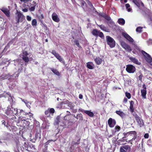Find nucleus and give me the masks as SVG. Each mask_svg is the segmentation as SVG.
Segmentation results:
<instances>
[{
    "mask_svg": "<svg viewBox=\"0 0 152 152\" xmlns=\"http://www.w3.org/2000/svg\"><path fill=\"white\" fill-rule=\"evenodd\" d=\"M62 119L60 116H58L56 120L54 123L55 125L58 126V127L61 129L62 127L63 128L66 127V124L65 121H62Z\"/></svg>",
    "mask_w": 152,
    "mask_h": 152,
    "instance_id": "1",
    "label": "nucleus"
},
{
    "mask_svg": "<svg viewBox=\"0 0 152 152\" xmlns=\"http://www.w3.org/2000/svg\"><path fill=\"white\" fill-rule=\"evenodd\" d=\"M15 20L17 23H19L20 22H22L24 19V16L20 11L17 10L15 13Z\"/></svg>",
    "mask_w": 152,
    "mask_h": 152,
    "instance_id": "2",
    "label": "nucleus"
},
{
    "mask_svg": "<svg viewBox=\"0 0 152 152\" xmlns=\"http://www.w3.org/2000/svg\"><path fill=\"white\" fill-rule=\"evenodd\" d=\"M142 53L144 56L145 60L150 65L152 66V58L151 56L144 51L142 50Z\"/></svg>",
    "mask_w": 152,
    "mask_h": 152,
    "instance_id": "3",
    "label": "nucleus"
},
{
    "mask_svg": "<svg viewBox=\"0 0 152 152\" xmlns=\"http://www.w3.org/2000/svg\"><path fill=\"white\" fill-rule=\"evenodd\" d=\"M107 44L111 48L114 47L115 46V42L114 39L109 36L106 37Z\"/></svg>",
    "mask_w": 152,
    "mask_h": 152,
    "instance_id": "4",
    "label": "nucleus"
},
{
    "mask_svg": "<svg viewBox=\"0 0 152 152\" xmlns=\"http://www.w3.org/2000/svg\"><path fill=\"white\" fill-rule=\"evenodd\" d=\"M126 70L129 73H133L135 71V68L132 65H128L126 66Z\"/></svg>",
    "mask_w": 152,
    "mask_h": 152,
    "instance_id": "5",
    "label": "nucleus"
},
{
    "mask_svg": "<svg viewBox=\"0 0 152 152\" xmlns=\"http://www.w3.org/2000/svg\"><path fill=\"white\" fill-rule=\"evenodd\" d=\"M28 54L27 51H23L22 55V58L24 61L26 62H28L30 60H32V58H28L27 56Z\"/></svg>",
    "mask_w": 152,
    "mask_h": 152,
    "instance_id": "6",
    "label": "nucleus"
},
{
    "mask_svg": "<svg viewBox=\"0 0 152 152\" xmlns=\"http://www.w3.org/2000/svg\"><path fill=\"white\" fill-rule=\"evenodd\" d=\"M121 45L122 47L126 51L130 52L132 50V49L129 45L126 44L124 42H122L121 43Z\"/></svg>",
    "mask_w": 152,
    "mask_h": 152,
    "instance_id": "7",
    "label": "nucleus"
},
{
    "mask_svg": "<svg viewBox=\"0 0 152 152\" xmlns=\"http://www.w3.org/2000/svg\"><path fill=\"white\" fill-rule=\"evenodd\" d=\"M122 35L129 42H134L133 39L126 32H122Z\"/></svg>",
    "mask_w": 152,
    "mask_h": 152,
    "instance_id": "8",
    "label": "nucleus"
},
{
    "mask_svg": "<svg viewBox=\"0 0 152 152\" xmlns=\"http://www.w3.org/2000/svg\"><path fill=\"white\" fill-rule=\"evenodd\" d=\"M134 115L135 118V119L137 121V122L139 124L140 126H141L143 125V123L142 120L140 118L139 116L136 114H134Z\"/></svg>",
    "mask_w": 152,
    "mask_h": 152,
    "instance_id": "9",
    "label": "nucleus"
},
{
    "mask_svg": "<svg viewBox=\"0 0 152 152\" xmlns=\"http://www.w3.org/2000/svg\"><path fill=\"white\" fill-rule=\"evenodd\" d=\"M108 124L110 127H113L116 124L115 120L113 119L112 118H110L108 121Z\"/></svg>",
    "mask_w": 152,
    "mask_h": 152,
    "instance_id": "10",
    "label": "nucleus"
},
{
    "mask_svg": "<svg viewBox=\"0 0 152 152\" xmlns=\"http://www.w3.org/2000/svg\"><path fill=\"white\" fill-rule=\"evenodd\" d=\"M52 17L53 20L55 22L58 23L59 21V18L57 15L56 13H53L52 14Z\"/></svg>",
    "mask_w": 152,
    "mask_h": 152,
    "instance_id": "11",
    "label": "nucleus"
},
{
    "mask_svg": "<svg viewBox=\"0 0 152 152\" xmlns=\"http://www.w3.org/2000/svg\"><path fill=\"white\" fill-rule=\"evenodd\" d=\"M51 53L60 61H63V59L59 55L58 53H56L55 51L53 50Z\"/></svg>",
    "mask_w": 152,
    "mask_h": 152,
    "instance_id": "12",
    "label": "nucleus"
},
{
    "mask_svg": "<svg viewBox=\"0 0 152 152\" xmlns=\"http://www.w3.org/2000/svg\"><path fill=\"white\" fill-rule=\"evenodd\" d=\"M1 10L7 17H9L10 16V11L8 9L4 7H3L1 9Z\"/></svg>",
    "mask_w": 152,
    "mask_h": 152,
    "instance_id": "13",
    "label": "nucleus"
},
{
    "mask_svg": "<svg viewBox=\"0 0 152 152\" xmlns=\"http://www.w3.org/2000/svg\"><path fill=\"white\" fill-rule=\"evenodd\" d=\"M12 107H10L9 106L7 107V109L5 111V113L7 115H9L11 114V111L12 110Z\"/></svg>",
    "mask_w": 152,
    "mask_h": 152,
    "instance_id": "14",
    "label": "nucleus"
},
{
    "mask_svg": "<svg viewBox=\"0 0 152 152\" xmlns=\"http://www.w3.org/2000/svg\"><path fill=\"white\" fill-rule=\"evenodd\" d=\"M12 110L11 111V114H13L15 115H18V109L17 108H15L12 107Z\"/></svg>",
    "mask_w": 152,
    "mask_h": 152,
    "instance_id": "15",
    "label": "nucleus"
},
{
    "mask_svg": "<svg viewBox=\"0 0 152 152\" xmlns=\"http://www.w3.org/2000/svg\"><path fill=\"white\" fill-rule=\"evenodd\" d=\"M115 113L122 118L124 117L125 116V114L123 112L120 110H116L115 111Z\"/></svg>",
    "mask_w": 152,
    "mask_h": 152,
    "instance_id": "16",
    "label": "nucleus"
},
{
    "mask_svg": "<svg viewBox=\"0 0 152 152\" xmlns=\"http://www.w3.org/2000/svg\"><path fill=\"white\" fill-rule=\"evenodd\" d=\"M133 2L136 4L137 7H139L140 4H141L142 6H143V4L140 1L137 0H133Z\"/></svg>",
    "mask_w": 152,
    "mask_h": 152,
    "instance_id": "17",
    "label": "nucleus"
},
{
    "mask_svg": "<svg viewBox=\"0 0 152 152\" xmlns=\"http://www.w3.org/2000/svg\"><path fill=\"white\" fill-rule=\"evenodd\" d=\"M128 133H129V135H130L131 136H133L134 137L132 138V140H135V138H134V137H136V132L135 131H130L128 132Z\"/></svg>",
    "mask_w": 152,
    "mask_h": 152,
    "instance_id": "18",
    "label": "nucleus"
},
{
    "mask_svg": "<svg viewBox=\"0 0 152 152\" xmlns=\"http://www.w3.org/2000/svg\"><path fill=\"white\" fill-rule=\"evenodd\" d=\"M129 59L131 60L134 63L137 64H140V63L138 62V60L137 58L132 57H131L129 58Z\"/></svg>",
    "mask_w": 152,
    "mask_h": 152,
    "instance_id": "19",
    "label": "nucleus"
},
{
    "mask_svg": "<svg viewBox=\"0 0 152 152\" xmlns=\"http://www.w3.org/2000/svg\"><path fill=\"white\" fill-rule=\"evenodd\" d=\"M130 111L131 112H133L134 110V102L132 101H131L130 102Z\"/></svg>",
    "mask_w": 152,
    "mask_h": 152,
    "instance_id": "20",
    "label": "nucleus"
},
{
    "mask_svg": "<svg viewBox=\"0 0 152 152\" xmlns=\"http://www.w3.org/2000/svg\"><path fill=\"white\" fill-rule=\"evenodd\" d=\"M141 95L143 98L144 99L146 98V91L145 89H142L141 90Z\"/></svg>",
    "mask_w": 152,
    "mask_h": 152,
    "instance_id": "21",
    "label": "nucleus"
},
{
    "mask_svg": "<svg viewBox=\"0 0 152 152\" xmlns=\"http://www.w3.org/2000/svg\"><path fill=\"white\" fill-rule=\"evenodd\" d=\"M118 22L119 24L121 25H124L125 23V20L122 18H120L118 19Z\"/></svg>",
    "mask_w": 152,
    "mask_h": 152,
    "instance_id": "22",
    "label": "nucleus"
},
{
    "mask_svg": "<svg viewBox=\"0 0 152 152\" xmlns=\"http://www.w3.org/2000/svg\"><path fill=\"white\" fill-rule=\"evenodd\" d=\"M94 60L96 63L98 65L101 64L102 62V60L99 57L96 58Z\"/></svg>",
    "mask_w": 152,
    "mask_h": 152,
    "instance_id": "23",
    "label": "nucleus"
},
{
    "mask_svg": "<svg viewBox=\"0 0 152 152\" xmlns=\"http://www.w3.org/2000/svg\"><path fill=\"white\" fill-rule=\"evenodd\" d=\"M84 112L88 115H89V116L91 117L93 116L94 115V113L90 111L85 110L84 111Z\"/></svg>",
    "mask_w": 152,
    "mask_h": 152,
    "instance_id": "24",
    "label": "nucleus"
},
{
    "mask_svg": "<svg viewBox=\"0 0 152 152\" xmlns=\"http://www.w3.org/2000/svg\"><path fill=\"white\" fill-rule=\"evenodd\" d=\"M28 119L29 118H28V117L26 116V117H24L20 116L18 119V121H19V120L20 121H26V119Z\"/></svg>",
    "mask_w": 152,
    "mask_h": 152,
    "instance_id": "25",
    "label": "nucleus"
},
{
    "mask_svg": "<svg viewBox=\"0 0 152 152\" xmlns=\"http://www.w3.org/2000/svg\"><path fill=\"white\" fill-rule=\"evenodd\" d=\"M93 64L92 62H88L87 63V67L90 69H92L93 68Z\"/></svg>",
    "mask_w": 152,
    "mask_h": 152,
    "instance_id": "26",
    "label": "nucleus"
},
{
    "mask_svg": "<svg viewBox=\"0 0 152 152\" xmlns=\"http://www.w3.org/2000/svg\"><path fill=\"white\" fill-rule=\"evenodd\" d=\"M22 101L23 102L25 103L26 104L27 107L30 108V105L31 103L30 102H29L28 101L26 100H25L24 99H22Z\"/></svg>",
    "mask_w": 152,
    "mask_h": 152,
    "instance_id": "27",
    "label": "nucleus"
},
{
    "mask_svg": "<svg viewBox=\"0 0 152 152\" xmlns=\"http://www.w3.org/2000/svg\"><path fill=\"white\" fill-rule=\"evenodd\" d=\"M51 70L53 73L56 75L59 76L60 75V73L56 69L53 68H51Z\"/></svg>",
    "mask_w": 152,
    "mask_h": 152,
    "instance_id": "28",
    "label": "nucleus"
},
{
    "mask_svg": "<svg viewBox=\"0 0 152 152\" xmlns=\"http://www.w3.org/2000/svg\"><path fill=\"white\" fill-rule=\"evenodd\" d=\"M81 5L82 7L85 10L86 7V4L83 0L81 1Z\"/></svg>",
    "mask_w": 152,
    "mask_h": 152,
    "instance_id": "29",
    "label": "nucleus"
},
{
    "mask_svg": "<svg viewBox=\"0 0 152 152\" xmlns=\"http://www.w3.org/2000/svg\"><path fill=\"white\" fill-rule=\"evenodd\" d=\"M92 33L94 35L97 36L98 35L99 31H98L97 30L95 29L92 31Z\"/></svg>",
    "mask_w": 152,
    "mask_h": 152,
    "instance_id": "30",
    "label": "nucleus"
},
{
    "mask_svg": "<svg viewBox=\"0 0 152 152\" xmlns=\"http://www.w3.org/2000/svg\"><path fill=\"white\" fill-rule=\"evenodd\" d=\"M98 26L102 30L104 31H107V29L104 25H99Z\"/></svg>",
    "mask_w": 152,
    "mask_h": 152,
    "instance_id": "31",
    "label": "nucleus"
},
{
    "mask_svg": "<svg viewBox=\"0 0 152 152\" xmlns=\"http://www.w3.org/2000/svg\"><path fill=\"white\" fill-rule=\"evenodd\" d=\"M37 21L35 19H33L31 22V25L33 26H36L37 25Z\"/></svg>",
    "mask_w": 152,
    "mask_h": 152,
    "instance_id": "32",
    "label": "nucleus"
},
{
    "mask_svg": "<svg viewBox=\"0 0 152 152\" xmlns=\"http://www.w3.org/2000/svg\"><path fill=\"white\" fill-rule=\"evenodd\" d=\"M122 147L126 151L127 150L130 149V147L128 145H125L123 146Z\"/></svg>",
    "mask_w": 152,
    "mask_h": 152,
    "instance_id": "33",
    "label": "nucleus"
},
{
    "mask_svg": "<svg viewBox=\"0 0 152 152\" xmlns=\"http://www.w3.org/2000/svg\"><path fill=\"white\" fill-rule=\"evenodd\" d=\"M9 96V97L8 98V101L10 102L11 103H12L13 101V97L11 96L10 94H9V93L7 94Z\"/></svg>",
    "mask_w": 152,
    "mask_h": 152,
    "instance_id": "34",
    "label": "nucleus"
},
{
    "mask_svg": "<svg viewBox=\"0 0 152 152\" xmlns=\"http://www.w3.org/2000/svg\"><path fill=\"white\" fill-rule=\"evenodd\" d=\"M77 119H79L80 120H83V117L82 115L81 114H79L76 116L75 117Z\"/></svg>",
    "mask_w": 152,
    "mask_h": 152,
    "instance_id": "35",
    "label": "nucleus"
},
{
    "mask_svg": "<svg viewBox=\"0 0 152 152\" xmlns=\"http://www.w3.org/2000/svg\"><path fill=\"white\" fill-rule=\"evenodd\" d=\"M125 6L126 8L127 9V11L129 12H131L132 9L129 8L130 6L129 4H125Z\"/></svg>",
    "mask_w": 152,
    "mask_h": 152,
    "instance_id": "36",
    "label": "nucleus"
},
{
    "mask_svg": "<svg viewBox=\"0 0 152 152\" xmlns=\"http://www.w3.org/2000/svg\"><path fill=\"white\" fill-rule=\"evenodd\" d=\"M142 28L141 27H137L136 29V31L137 32L140 33L142 32Z\"/></svg>",
    "mask_w": 152,
    "mask_h": 152,
    "instance_id": "37",
    "label": "nucleus"
},
{
    "mask_svg": "<svg viewBox=\"0 0 152 152\" xmlns=\"http://www.w3.org/2000/svg\"><path fill=\"white\" fill-rule=\"evenodd\" d=\"M74 42L75 45L79 48H80L81 46L80 45L79 42L78 40H75L74 41Z\"/></svg>",
    "mask_w": 152,
    "mask_h": 152,
    "instance_id": "38",
    "label": "nucleus"
},
{
    "mask_svg": "<svg viewBox=\"0 0 152 152\" xmlns=\"http://www.w3.org/2000/svg\"><path fill=\"white\" fill-rule=\"evenodd\" d=\"M104 17L105 19L108 21L110 20L111 19L110 17L107 15H105L104 16Z\"/></svg>",
    "mask_w": 152,
    "mask_h": 152,
    "instance_id": "39",
    "label": "nucleus"
},
{
    "mask_svg": "<svg viewBox=\"0 0 152 152\" xmlns=\"http://www.w3.org/2000/svg\"><path fill=\"white\" fill-rule=\"evenodd\" d=\"M49 111L50 113L53 114L55 112V110L53 108L49 109Z\"/></svg>",
    "mask_w": 152,
    "mask_h": 152,
    "instance_id": "40",
    "label": "nucleus"
},
{
    "mask_svg": "<svg viewBox=\"0 0 152 152\" xmlns=\"http://www.w3.org/2000/svg\"><path fill=\"white\" fill-rule=\"evenodd\" d=\"M98 35L102 38L104 37V34L102 32H99V33Z\"/></svg>",
    "mask_w": 152,
    "mask_h": 152,
    "instance_id": "41",
    "label": "nucleus"
},
{
    "mask_svg": "<svg viewBox=\"0 0 152 152\" xmlns=\"http://www.w3.org/2000/svg\"><path fill=\"white\" fill-rule=\"evenodd\" d=\"M126 96L128 98V99H129L131 98V94H130L128 92H126L125 93Z\"/></svg>",
    "mask_w": 152,
    "mask_h": 152,
    "instance_id": "42",
    "label": "nucleus"
},
{
    "mask_svg": "<svg viewBox=\"0 0 152 152\" xmlns=\"http://www.w3.org/2000/svg\"><path fill=\"white\" fill-rule=\"evenodd\" d=\"M24 112L23 110H20V112L19 113L18 112V114H19V116H20L21 115L22 113H23V114H24Z\"/></svg>",
    "mask_w": 152,
    "mask_h": 152,
    "instance_id": "43",
    "label": "nucleus"
},
{
    "mask_svg": "<svg viewBox=\"0 0 152 152\" xmlns=\"http://www.w3.org/2000/svg\"><path fill=\"white\" fill-rule=\"evenodd\" d=\"M115 131L118 132L120 129V127L119 126H116L115 127Z\"/></svg>",
    "mask_w": 152,
    "mask_h": 152,
    "instance_id": "44",
    "label": "nucleus"
},
{
    "mask_svg": "<svg viewBox=\"0 0 152 152\" xmlns=\"http://www.w3.org/2000/svg\"><path fill=\"white\" fill-rule=\"evenodd\" d=\"M35 9V6H33L29 8V10L31 11H33Z\"/></svg>",
    "mask_w": 152,
    "mask_h": 152,
    "instance_id": "45",
    "label": "nucleus"
},
{
    "mask_svg": "<svg viewBox=\"0 0 152 152\" xmlns=\"http://www.w3.org/2000/svg\"><path fill=\"white\" fill-rule=\"evenodd\" d=\"M26 19L28 21H31V16L27 15L26 16Z\"/></svg>",
    "mask_w": 152,
    "mask_h": 152,
    "instance_id": "46",
    "label": "nucleus"
},
{
    "mask_svg": "<svg viewBox=\"0 0 152 152\" xmlns=\"http://www.w3.org/2000/svg\"><path fill=\"white\" fill-rule=\"evenodd\" d=\"M33 114H32V113H31L30 112H29L28 113V115L29 116V117H28L29 118V119L30 118H31V117L33 118Z\"/></svg>",
    "mask_w": 152,
    "mask_h": 152,
    "instance_id": "47",
    "label": "nucleus"
},
{
    "mask_svg": "<svg viewBox=\"0 0 152 152\" xmlns=\"http://www.w3.org/2000/svg\"><path fill=\"white\" fill-rule=\"evenodd\" d=\"M74 107L72 106L70 107L71 109L72 110V111L73 113H75L77 112V110L76 109H74L73 108Z\"/></svg>",
    "mask_w": 152,
    "mask_h": 152,
    "instance_id": "48",
    "label": "nucleus"
},
{
    "mask_svg": "<svg viewBox=\"0 0 152 152\" xmlns=\"http://www.w3.org/2000/svg\"><path fill=\"white\" fill-rule=\"evenodd\" d=\"M45 114L46 115H48L50 113L49 111V109H48V110H46L45 111Z\"/></svg>",
    "mask_w": 152,
    "mask_h": 152,
    "instance_id": "49",
    "label": "nucleus"
},
{
    "mask_svg": "<svg viewBox=\"0 0 152 152\" xmlns=\"http://www.w3.org/2000/svg\"><path fill=\"white\" fill-rule=\"evenodd\" d=\"M120 152H126V151L121 147L120 148Z\"/></svg>",
    "mask_w": 152,
    "mask_h": 152,
    "instance_id": "50",
    "label": "nucleus"
},
{
    "mask_svg": "<svg viewBox=\"0 0 152 152\" xmlns=\"http://www.w3.org/2000/svg\"><path fill=\"white\" fill-rule=\"evenodd\" d=\"M143 77V75L142 74H141L139 76V80L141 81L142 77Z\"/></svg>",
    "mask_w": 152,
    "mask_h": 152,
    "instance_id": "51",
    "label": "nucleus"
},
{
    "mask_svg": "<svg viewBox=\"0 0 152 152\" xmlns=\"http://www.w3.org/2000/svg\"><path fill=\"white\" fill-rule=\"evenodd\" d=\"M149 137V134L148 133L145 134L144 135V137L145 138H148Z\"/></svg>",
    "mask_w": 152,
    "mask_h": 152,
    "instance_id": "52",
    "label": "nucleus"
},
{
    "mask_svg": "<svg viewBox=\"0 0 152 152\" xmlns=\"http://www.w3.org/2000/svg\"><path fill=\"white\" fill-rule=\"evenodd\" d=\"M28 8H25L22 9V11L24 12H28Z\"/></svg>",
    "mask_w": 152,
    "mask_h": 152,
    "instance_id": "53",
    "label": "nucleus"
},
{
    "mask_svg": "<svg viewBox=\"0 0 152 152\" xmlns=\"http://www.w3.org/2000/svg\"><path fill=\"white\" fill-rule=\"evenodd\" d=\"M79 98L80 99H82L83 98V96L82 94H80L79 96Z\"/></svg>",
    "mask_w": 152,
    "mask_h": 152,
    "instance_id": "54",
    "label": "nucleus"
},
{
    "mask_svg": "<svg viewBox=\"0 0 152 152\" xmlns=\"http://www.w3.org/2000/svg\"><path fill=\"white\" fill-rule=\"evenodd\" d=\"M77 138L78 139V140H77V142H76V143L77 144H79L80 143L79 141L80 140V138L79 137H77Z\"/></svg>",
    "mask_w": 152,
    "mask_h": 152,
    "instance_id": "55",
    "label": "nucleus"
},
{
    "mask_svg": "<svg viewBox=\"0 0 152 152\" xmlns=\"http://www.w3.org/2000/svg\"><path fill=\"white\" fill-rule=\"evenodd\" d=\"M29 0H20V1L21 2H23L24 3L28 1Z\"/></svg>",
    "mask_w": 152,
    "mask_h": 152,
    "instance_id": "56",
    "label": "nucleus"
},
{
    "mask_svg": "<svg viewBox=\"0 0 152 152\" xmlns=\"http://www.w3.org/2000/svg\"><path fill=\"white\" fill-rule=\"evenodd\" d=\"M2 123L3 124H4L5 126H6V122L4 120H3L2 121Z\"/></svg>",
    "mask_w": 152,
    "mask_h": 152,
    "instance_id": "57",
    "label": "nucleus"
},
{
    "mask_svg": "<svg viewBox=\"0 0 152 152\" xmlns=\"http://www.w3.org/2000/svg\"><path fill=\"white\" fill-rule=\"evenodd\" d=\"M127 101V99L126 98H124V102L125 103H126Z\"/></svg>",
    "mask_w": 152,
    "mask_h": 152,
    "instance_id": "58",
    "label": "nucleus"
},
{
    "mask_svg": "<svg viewBox=\"0 0 152 152\" xmlns=\"http://www.w3.org/2000/svg\"><path fill=\"white\" fill-rule=\"evenodd\" d=\"M28 113H25L24 112V114H23V115H26V116L28 117Z\"/></svg>",
    "mask_w": 152,
    "mask_h": 152,
    "instance_id": "59",
    "label": "nucleus"
},
{
    "mask_svg": "<svg viewBox=\"0 0 152 152\" xmlns=\"http://www.w3.org/2000/svg\"><path fill=\"white\" fill-rule=\"evenodd\" d=\"M124 136H129V133H128V132L126 133H124Z\"/></svg>",
    "mask_w": 152,
    "mask_h": 152,
    "instance_id": "60",
    "label": "nucleus"
},
{
    "mask_svg": "<svg viewBox=\"0 0 152 152\" xmlns=\"http://www.w3.org/2000/svg\"><path fill=\"white\" fill-rule=\"evenodd\" d=\"M79 110L82 112H84V111L85 110L82 109H79Z\"/></svg>",
    "mask_w": 152,
    "mask_h": 152,
    "instance_id": "61",
    "label": "nucleus"
},
{
    "mask_svg": "<svg viewBox=\"0 0 152 152\" xmlns=\"http://www.w3.org/2000/svg\"><path fill=\"white\" fill-rule=\"evenodd\" d=\"M143 87L144 88L143 89H145L146 90V87L145 84H144L143 85Z\"/></svg>",
    "mask_w": 152,
    "mask_h": 152,
    "instance_id": "62",
    "label": "nucleus"
},
{
    "mask_svg": "<svg viewBox=\"0 0 152 152\" xmlns=\"http://www.w3.org/2000/svg\"><path fill=\"white\" fill-rule=\"evenodd\" d=\"M5 79V78L0 77V80H2Z\"/></svg>",
    "mask_w": 152,
    "mask_h": 152,
    "instance_id": "63",
    "label": "nucleus"
},
{
    "mask_svg": "<svg viewBox=\"0 0 152 152\" xmlns=\"http://www.w3.org/2000/svg\"><path fill=\"white\" fill-rule=\"evenodd\" d=\"M25 6H26V5L24 4H23L22 5V6L23 7H24Z\"/></svg>",
    "mask_w": 152,
    "mask_h": 152,
    "instance_id": "64",
    "label": "nucleus"
}]
</instances>
